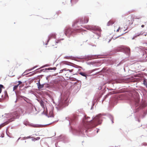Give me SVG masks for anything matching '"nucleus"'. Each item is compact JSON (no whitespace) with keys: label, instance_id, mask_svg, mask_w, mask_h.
I'll list each match as a JSON object with an SVG mask.
<instances>
[{"label":"nucleus","instance_id":"nucleus-1","mask_svg":"<svg viewBox=\"0 0 147 147\" xmlns=\"http://www.w3.org/2000/svg\"><path fill=\"white\" fill-rule=\"evenodd\" d=\"M100 115L97 116L92 120H89L90 117H88L86 118L85 116L83 119V126L82 129L83 131L85 130L86 132L88 129L90 128L94 127L99 124Z\"/></svg>","mask_w":147,"mask_h":147},{"label":"nucleus","instance_id":"nucleus-2","mask_svg":"<svg viewBox=\"0 0 147 147\" xmlns=\"http://www.w3.org/2000/svg\"><path fill=\"white\" fill-rule=\"evenodd\" d=\"M17 114V113L16 112H14V115L10 119H9V122H6L0 125V129H1V127H3L5 125L8 124L9 122H11L13 121L15 119L18 118L19 116L18 114L17 115H16V114Z\"/></svg>","mask_w":147,"mask_h":147},{"label":"nucleus","instance_id":"nucleus-3","mask_svg":"<svg viewBox=\"0 0 147 147\" xmlns=\"http://www.w3.org/2000/svg\"><path fill=\"white\" fill-rule=\"evenodd\" d=\"M25 109V113H30L33 110V106L31 104H28L26 105Z\"/></svg>","mask_w":147,"mask_h":147},{"label":"nucleus","instance_id":"nucleus-4","mask_svg":"<svg viewBox=\"0 0 147 147\" xmlns=\"http://www.w3.org/2000/svg\"><path fill=\"white\" fill-rule=\"evenodd\" d=\"M83 24V18H80L76 19L74 22L73 25L75 26L76 25H81L82 26V24Z\"/></svg>","mask_w":147,"mask_h":147},{"label":"nucleus","instance_id":"nucleus-5","mask_svg":"<svg viewBox=\"0 0 147 147\" xmlns=\"http://www.w3.org/2000/svg\"><path fill=\"white\" fill-rule=\"evenodd\" d=\"M74 30L71 28H68L65 30V34L66 36H69L73 32Z\"/></svg>","mask_w":147,"mask_h":147},{"label":"nucleus","instance_id":"nucleus-6","mask_svg":"<svg viewBox=\"0 0 147 147\" xmlns=\"http://www.w3.org/2000/svg\"><path fill=\"white\" fill-rule=\"evenodd\" d=\"M127 22L129 25H131L133 23L134 19L132 16H129L127 19Z\"/></svg>","mask_w":147,"mask_h":147},{"label":"nucleus","instance_id":"nucleus-7","mask_svg":"<svg viewBox=\"0 0 147 147\" xmlns=\"http://www.w3.org/2000/svg\"><path fill=\"white\" fill-rule=\"evenodd\" d=\"M8 95H7V92L6 91H5L4 92V94H2L1 96V98H2L4 99L8 97Z\"/></svg>","mask_w":147,"mask_h":147},{"label":"nucleus","instance_id":"nucleus-8","mask_svg":"<svg viewBox=\"0 0 147 147\" xmlns=\"http://www.w3.org/2000/svg\"><path fill=\"white\" fill-rule=\"evenodd\" d=\"M89 20V18L88 17H85L83 18V24L87 23Z\"/></svg>","mask_w":147,"mask_h":147},{"label":"nucleus","instance_id":"nucleus-9","mask_svg":"<svg viewBox=\"0 0 147 147\" xmlns=\"http://www.w3.org/2000/svg\"><path fill=\"white\" fill-rule=\"evenodd\" d=\"M40 103L41 106L44 109V111H45V107L44 105V102L42 100H41L40 102Z\"/></svg>","mask_w":147,"mask_h":147},{"label":"nucleus","instance_id":"nucleus-10","mask_svg":"<svg viewBox=\"0 0 147 147\" xmlns=\"http://www.w3.org/2000/svg\"><path fill=\"white\" fill-rule=\"evenodd\" d=\"M62 63L64 64L67 65H71L72 64L71 63L66 61H63L62 62Z\"/></svg>","mask_w":147,"mask_h":147},{"label":"nucleus","instance_id":"nucleus-11","mask_svg":"<svg viewBox=\"0 0 147 147\" xmlns=\"http://www.w3.org/2000/svg\"><path fill=\"white\" fill-rule=\"evenodd\" d=\"M115 22V21L113 20H110L107 23V25L108 26H109L112 25Z\"/></svg>","mask_w":147,"mask_h":147},{"label":"nucleus","instance_id":"nucleus-12","mask_svg":"<svg viewBox=\"0 0 147 147\" xmlns=\"http://www.w3.org/2000/svg\"><path fill=\"white\" fill-rule=\"evenodd\" d=\"M143 58L145 61H147V52H146L143 55Z\"/></svg>","mask_w":147,"mask_h":147},{"label":"nucleus","instance_id":"nucleus-13","mask_svg":"<svg viewBox=\"0 0 147 147\" xmlns=\"http://www.w3.org/2000/svg\"><path fill=\"white\" fill-rule=\"evenodd\" d=\"M48 117H53V111L52 110H51L49 111V114Z\"/></svg>","mask_w":147,"mask_h":147},{"label":"nucleus","instance_id":"nucleus-14","mask_svg":"<svg viewBox=\"0 0 147 147\" xmlns=\"http://www.w3.org/2000/svg\"><path fill=\"white\" fill-rule=\"evenodd\" d=\"M37 84L38 85V88L39 89H41L44 87V85L40 84L39 82Z\"/></svg>","mask_w":147,"mask_h":147},{"label":"nucleus","instance_id":"nucleus-15","mask_svg":"<svg viewBox=\"0 0 147 147\" xmlns=\"http://www.w3.org/2000/svg\"><path fill=\"white\" fill-rule=\"evenodd\" d=\"M80 74L82 76H85L86 77V79L87 76H88L85 73L81 72L80 73Z\"/></svg>","mask_w":147,"mask_h":147},{"label":"nucleus","instance_id":"nucleus-16","mask_svg":"<svg viewBox=\"0 0 147 147\" xmlns=\"http://www.w3.org/2000/svg\"><path fill=\"white\" fill-rule=\"evenodd\" d=\"M55 34H51L49 36V39H50L51 38H55Z\"/></svg>","mask_w":147,"mask_h":147},{"label":"nucleus","instance_id":"nucleus-17","mask_svg":"<svg viewBox=\"0 0 147 147\" xmlns=\"http://www.w3.org/2000/svg\"><path fill=\"white\" fill-rule=\"evenodd\" d=\"M5 88V87L3 85L0 84V94L1 93L2 89H4Z\"/></svg>","mask_w":147,"mask_h":147},{"label":"nucleus","instance_id":"nucleus-18","mask_svg":"<svg viewBox=\"0 0 147 147\" xmlns=\"http://www.w3.org/2000/svg\"><path fill=\"white\" fill-rule=\"evenodd\" d=\"M126 50L128 54H129L130 53V49L129 48H127L126 49Z\"/></svg>","mask_w":147,"mask_h":147},{"label":"nucleus","instance_id":"nucleus-19","mask_svg":"<svg viewBox=\"0 0 147 147\" xmlns=\"http://www.w3.org/2000/svg\"><path fill=\"white\" fill-rule=\"evenodd\" d=\"M87 29L90 30H94V29L93 27L90 26H88V27H87Z\"/></svg>","mask_w":147,"mask_h":147},{"label":"nucleus","instance_id":"nucleus-20","mask_svg":"<svg viewBox=\"0 0 147 147\" xmlns=\"http://www.w3.org/2000/svg\"><path fill=\"white\" fill-rule=\"evenodd\" d=\"M18 86H19V84H18L17 85L13 87V90H16L17 89V88H18Z\"/></svg>","mask_w":147,"mask_h":147},{"label":"nucleus","instance_id":"nucleus-21","mask_svg":"<svg viewBox=\"0 0 147 147\" xmlns=\"http://www.w3.org/2000/svg\"><path fill=\"white\" fill-rule=\"evenodd\" d=\"M40 139V138L39 137H38L36 138H34L33 139V140H38Z\"/></svg>","mask_w":147,"mask_h":147},{"label":"nucleus","instance_id":"nucleus-22","mask_svg":"<svg viewBox=\"0 0 147 147\" xmlns=\"http://www.w3.org/2000/svg\"><path fill=\"white\" fill-rule=\"evenodd\" d=\"M78 0H71V1L72 3H76Z\"/></svg>","mask_w":147,"mask_h":147},{"label":"nucleus","instance_id":"nucleus-23","mask_svg":"<svg viewBox=\"0 0 147 147\" xmlns=\"http://www.w3.org/2000/svg\"><path fill=\"white\" fill-rule=\"evenodd\" d=\"M56 69V67H53V68H49V70H55Z\"/></svg>","mask_w":147,"mask_h":147},{"label":"nucleus","instance_id":"nucleus-24","mask_svg":"<svg viewBox=\"0 0 147 147\" xmlns=\"http://www.w3.org/2000/svg\"><path fill=\"white\" fill-rule=\"evenodd\" d=\"M36 67V66L33 67L32 68H31V69H28V71H31V70L33 69H34Z\"/></svg>","mask_w":147,"mask_h":147},{"label":"nucleus","instance_id":"nucleus-25","mask_svg":"<svg viewBox=\"0 0 147 147\" xmlns=\"http://www.w3.org/2000/svg\"><path fill=\"white\" fill-rule=\"evenodd\" d=\"M67 70L69 71L70 72H72L73 71V69H71V70L68 69Z\"/></svg>","mask_w":147,"mask_h":147},{"label":"nucleus","instance_id":"nucleus-26","mask_svg":"<svg viewBox=\"0 0 147 147\" xmlns=\"http://www.w3.org/2000/svg\"><path fill=\"white\" fill-rule=\"evenodd\" d=\"M18 82L19 83L18 84H19V85L20 84H21L22 83V82L20 81H18Z\"/></svg>","mask_w":147,"mask_h":147},{"label":"nucleus","instance_id":"nucleus-27","mask_svg":"<svg viewBox=\"0 0 147 147\" xmlns=\"http://www.w3.org/2000/svg\"><path fill=\"white\" fill-rule=\"evenodd\" d=\"M141 18V17H139L138 18L137 17H136L134 19L135 20H136L137 19H140Z\"/></svg>","mask_w":147,"mask_h":147},{"label":"nucleus","instance_id":"nucleus-28","mask_svg":"<svg viewBox=\"0 0 147 147\" xmlns=\"http://www.w3.org/2000/svg\"><path fill=\"white\" fill-rule=\"evenodd\" d=\"M31 136H28V137H26L25 138V139H28L29 138H31Z\"/></svg>","mask_w":147,"mask_h":147},{"label":"nucleus","instance_id":"nucleus-29","mask_svg":"<svg viewBox=\"0 0 147 147\" xmlns=\"http://www.w3.org/2000/svg\"><path fill=\"white\" fill-rule=\"evenodd\" d=\"M120 29V28L119 27V28L117 30L116 32H118Z\"/></svg>","mask_w":147,"mask_h":147},{"label":"nucleus","instance_id":"nucleus-30","mask_svg":"<svg viewBox=\"0 0 147 147\" xmlns=\"http://www.w3.org/2000/svg\"><path fill=\"white\" fill-rule=\"evenodd\" d=\"M58 15V14L57 13H56L55 14V16H56V17H57Z\"/></svg>","mask_w":147,"mask_h":147},{"label":"nucleus","instance_id":"nucleus-31","mask_svg":"<svg viewBox=\"0 0 147 147\" xmlns=\"http://www.w3.org/2000/svg\"><path fill=\"white\" fill-rule=\"evenodd\" d=\"M65 58L66 59H69V57H65Z\"/></svg>","mask_w":147,"mask_h":147},{"label":"nucleus","instance_id":"nucleus-32","mask_svg":"<svg viewBox=\"0 0 147 147\" xmlns=\"http://www.w3.org/2000/svg\"><path fill=\"white\" fill-rule=\"evenodd\" d=\"M46 112L47 114L48 113V111L47 108H46Z\"/></svg>","mask_w":147,"mask_h":147},{"label":"nucleus","instance_id":"nucleus-33","mask_svg":"<svg viewBox=\"0 0 147 147\" xmlns=\"http://www.w3.org/2000/svg\"><path fill=\"white\" fill-rule=\"evenodd\" d=\"M63 71V70L62 69L60 71V73L62 72Z\"/></svg>","mask_w":147,"mask_h":147},{"label":"nucleus","instance_id":"nucleus-34","mask_svg":"<svg viewBox=\"0 0 147 147\" xmlns=\"http://www.w3.org/2000/svg\"><path fill=\"white\" fill-rule=\"evenodd\" d=\"M141 27H142V28H144V25H142V26H141Z\"/></svg>","mask_w":147,"mask_h":147},{"label":"nucleus","instance_id":"nucleus-35","mask_svg":"<svg viewBox=\"0 0 147 147\" xmlns=\"http://www.w3.org/2000/svg\"><path fill=\"white\" fill-rule=\"evenodd\" d=\"M63 71H66V69H63Z\"/></svg>","mask_w":147,"mask_h":147},{"label":"nucleus","instance_id":"nucleus-36","mask_svg":"<svg viewBox=\"0 0 147 147\" xmlns=\"http://www.w3.org/2000/svg\"><path fill=\"white\" fill-rule=\"evenodd\" d=\"M112 123H113V120H112Z\"/></svg>","mask_w":147,"mask_h":147},{"label":"nucleus","instance_id":"nucleus-37","mask_svg":"<svg viewBox=\"0 0 147 147\" xmlns=\"http://www.w3.org/2000/svg\"><path fill=\"white\" fill-rule=\"evenodd\" d=\"M110 41H111V40H109V42Z\"/></svg>","mask_w":147,"mask_h":147},{"label":"nucleus","instance_id":"nucleus-38","mask_svg":"<svg viewBox=\"0 0 147 147\" xmlns=\"http://www.w3.org/2000/svg\"><path fill=\"white\" fill-rule=\"evenodd\" d=\"M101 30H100V31Z\"/></svg>","mask_w":147,"mask_h":147},{"label":"nucleus","instance_id":"nucleus-39","mask_svg":"<svg viewBox=\"0 0 147 147\" xmlns=\"http://www.w3.org/2000/svg\"><path fill=\"white\" fill-rule=\"evenodd\" d=\"M138 121L140 122V120H138Z\"/></svg>","mask_w":147,"mask_h":147}]
</instances>
